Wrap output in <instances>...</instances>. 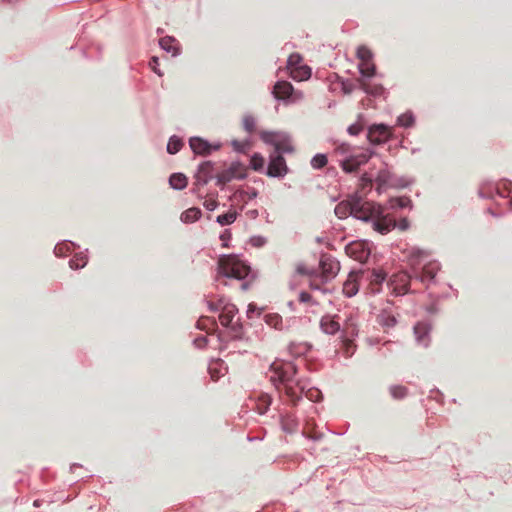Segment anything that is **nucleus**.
Here are the masks:
<instances>
[{
  "mask_svg": "<svg viewBox=\"0 0 512 512\" xmlns=\"http://www.w3.org/2000/svg\"><path fill=\"white\" fill-rule=\"evenodd\" d=\"M256 196H257V192L255 190H253L252 193H250V195H249V199H252Z\"/></svg>",
  "mask_w": 512,
  "mask_h": 512,
  "instance_id": "nucleus-56",
  "label": "nucleus"
},
{
  "mask_svg": "<svg viewBox=\"0 0 512 512\" xmlns=\"http://www.w3.org/2000/svg\"><path fill=\"white\" fill-rule=\"evenodd\" d=\"M344 90H345L346 93H349L351 91L350 88H347V89L344 88Z\"/></svg>",
  "mask_w": 512,
  "mask_h": 512,
  "instance_id": "nucleus-57",
  "label": "nucleus"
},
{
  "mask_svg": "<svg viewBox=\"0 0 512 512\" xmlns=\"http://www.w3.org/2000/svg\"><path fill=\"white\" fill-rule=\"evenodd\" d=\"M337 316L324 315L320 320V328L325 334L334 335L340 331V323L336 320Z\"/></svg>",
  "mask_w": 512,
  "mask_h": 512,
  "instance_id": "nucleus-16",
  "label": "nucleus"
},
{
  "mask_svg": "<svg viewBox=\"0 0 512 512\" xmlns=\"http://www.w3.org/2000/svg\"><path fill=\"white\" fill-rule=\"evenodd\" d=\"M302 62V57L300 54L298 53H292L289 58H288V61H287V67L288 69L291 71V69L295 68V67H299L301 66Z\"/></svg>",
  "mask_w": 512,
  "mask_h": 512,
  "instance_id": "nucleus-41",
  "label": "nucleus"
},
{
  "mask_svg": "<svg viewBox=\"0 0 512 512\" xmlns=\"http://www.w3.org/2000/svg\"><path fill=\"white\" fill-rule=\"evenodd\" d=\"M264 163H265V160H264L263 156H261L258 153H255L251 157L250 165H251L252 169H254L255 171L261 170L264 166Z\"/></svg>",
  "mask_w": 512,
  "mask_h": 512,
  "instance_id": "nucleus-39",
  "label": "nucleus"
},
{
  "mask_svg": "<svg viewBox=\"0 0 512 512\" xmlns=\"http://www.w3.org/2000/svg\"><path fill=\"white\" fill-rule=\"evenodd\" d=\"M349 150H350V145L346 144V143L340 144L335 149L336 153L341 154V155L348 153Z\"/></svg>",
  "mask_w": 512,
  "mask_h": 512,
  "instance_id": "nucleus-51",
  "label": "nucleus"
},
{
  "mask_svg": "<svg viewBox=\"0 0 512 512\" xmlns=\"http://www.w3.org/2000/svg\"><path fill=\"white\" fill-rule=\"evenodd\" d=\"M259 134H260L261 139L265 143L271 144L274 147L276 146L278 139L280 137L279 134H277L275 132H269V131H260Z\"/></svg>",
  "mask_w": 512,
  "mask_h": 512,
  "instance_id": "nucleus-31",
  "label": "nucleus"
},
{
  "mask_svg": "<svg viewBox=\"0 0 512 512\" xmlns=\"http://www.w3.org/2000/svg\"><path fill=\"white\" fill-rule=\"evenodd\" d=\"M390 178H391V174L388 170H386V169L380 170L377 175V178H376V181L378 183V188H381V187L387 185L390 181Z\"/></svg>",
  "mask_w": 512,
  "mask_h": 512,
  "instance_id": "nucleus-38",
  "label": "nucleus"
},
{
  "mask_svg": "<svg viewBox=\"0 0 512 512\" xmlns=\"http://www.w3.org/2000/svg\"><path fill=\"white\" fill-rule=\"evenodd\" d=\"M245 176H246L245 169L241 165H239V164L232 165L227 171H225L221 174V176L219 177V182L226 183V182L231 181L234 178L242 179Z\"/></svg>",
  "mask_w": 512,
  "mask_h": 512,
  "instance_id": "nucleus-17",
  "label": "nucleus"
},
{
  "mask_svg": "<svg viewBox=\"0 0 512 512\" xmlns=\"http://www.w3.org/2000/svg\"><path fill=\"white\" fill-rule=\"evenodd\" d=\"M319 268L321 270L320 276L314 275L304 265H299L297 272L299 274L311 275L310 287L312 289H320L324 283L334 279L338 275L340 263L331 255L324 254L320 258Z\"/></svg>",
  "mask_w": 512,
  "mask_h": 512,
  "instance_id": "nucleus-2",
  "label": "nucleus"
},
{
  "mask_svg": "<svg viewBox=\"0 0 512 512\" xmlns=\"http://www.w3.org/2000/svg\"><path fill=\"white\" fill-rule=\"evenodd\" d=\"M292 146L289 141L285 139H281L279 137L278 142L274 148V154H282V153H289L292 152Z\"/></svg>",
  "mask_w": 512,
  "mask_h": 512,
  "instance_id": "nucleus-30",
  "label": "nucleus"
},
{
  "mask_svg": "<svg viewBox=\"0 0 512 512\" xmlns=\"http://www.w3.org/2000/svg\"><path fill=\"white\" fill-rule=\"evenodd\" d=\"M382 213V207L372 202L363 201L361 198H354V212L353 216L363 221L374 219L377 215Z\"/></svg>",
  "mask_w": 512,
  "mask_h": 512,
  "instance_id": "nucleus-5",
  "label": "nucleus"
},
{
  "mask_svg": "<svg viewBox=\"0 0 512 512\" xmlns=\"http://www.w3.org/2000/svg\"><path fill=\"white\" fill-rule=\"evenodd\" d=\"M299 301L302 303H310L312 301V296L307 292H301L299 295Z\"/></svg>",
  "mask_w": 512,
  "mask_h": 512,
  "instance_id": "nucleus-53",
  "label": "nucleus"
},
{
  "mask_svg": "<svg viewBox=\"0 0 512 512\" xmlns=\"http://www.w3.org/2000/svg\"><path fill=\"white\" fill-rule=\"evenodd\" d=\"M272 403V397L269 394L261 393L256 400V409L259 414L267 412L269 406Z\"/></svg>",
  "mask_w": 512,
  "mask_h": 512,
  "instance_id": "nucleus-25",
  "label": "nucleus"
},
{
  "mask_svg": "<svg viewBox=\"0 0 512 512\" xmlns=\"http://www.w3.org/2000/svg\"><path fill=\"white\" fill-rule=\"evenodd\" d=\"M392 207L398 206V207H406L409 203V200L407 198H397L391 201Z\"/></svg>",
  "mask_w": 512,
  "mask_h": 512,
  "instance_id": "nucleus-50",
  "label": "nucleus"
},
{
  "mask_svg": "<svg viewBox=\"0 0 512 512\" xmlns=\"http://www.w3.org/2000/svg\"><path fill=\"white\" fill-rule=\"evenodd\" d=\"M231 144H232L234 150L237 152L246 153L250 149V143L247 140H245V141L233 140Z\"/></svg>",
  "mask_w": 512,
  "mask_h": 512,
  "instance_id": "nucleus-42",
  "label": "nucleus"
},
{
  "mask_svg": "<svg viewBox=\"0 0 512 512\" xmlns=\"http://www.w3.org/2000/svg\"><path fill=\"white\" fill-rule=\"evenodd\" d=\"M182 146H183V142L181 141V139L173 136L169 139V142L167 144V151L170 154H175L178 151H180Z\"/></svg>",
  "mask_w": 512,
  "mask_h": 512,
  "instance_id": "nucleus-33",
  "label": "nucleus"
},
{
  "mask_svg": "<svg viewBox=\"0 0 512 512\" xmlns=\"http://www.w3.org/2000/svg\"><path fill=\"white\" fill-rule=\"evenodd\" d=\"M265 323L275 329H282L283 320L277 313H269L264 316Z\"/></svg>",
  "mask_w": 512,
  "mask_h": 512,
  "instance_id": "nucleus-27",
  "label": "nucleus"
},
{
  "mask_svg": "<svg viewBox=\"0 0 512 512\" xmlns=\"http://www.w3.org/2000/svg\"><path fill=\"white\" fill-rule=\"evenodd\" d=\"M363 130V124L361 123H354L350 125L347 129L348 133L352 136L358 135Z\"/></svg>",
  "mask_w": 512,
  "mask_h": 512,
  "instance_id": "nucleus-48",
  "label": "nucleus"
},
{
  "mask_svg": "<svg viewBox=\"0 0 512 512\" xmlns=\"http://www.w3.org/2000/svg\"><path fill=\"white\" fill-rule=\"evenodd\" d=\"M396 227V221L394 218L389 215H384L383 212L373 219V228L375 231L384 235L390 232L392 229Z\"/></svg>",
  "mask_w": 512,
  "mask_h": 512,
  "instance_id": "nucleus-11",
  "label": "nucleus"
},
{
  "mask_svg": "<svg viewBox=\"0 0 512 512\" xmlns=\"http://www.w3.org/2000/svg\"><path fill=\"white\" fill-rule=\"evenodd\" d=\"M174 43L175 39L169 36L163 37L159 41V44L162 49H164L167 52H172L173 54H175Z\"/></svg>",
  "mask_w": 512,
  "mask_h": 512,
  "instance_id": "nucleus-35",
  "label": "nucleus"
},
{
  "mask_svg": "<svg viewBox=\"0 0 512 512\" xmlns=\"http://www.w3.org/2000/svg\"><path fill=\"white\" fill-rule=\"evenodd\" d=\"M311 76V68L307 65L295 67L290 71V77L297 81L307 80Z\"/></svg>",
  "mask_w": 512,
  "mask_h": 512,
  "instance_id": "nucleus-23",
  "label": "nucleus"
},
{
  "mask_svg": "<svg viewBox=\"0 0 512 512\" xmlns=\"http://www.w3.org/2000/svg\"><path fill=\"white\" fill-rule=\"evenodd\" d=\"M397 123L403 127H410L414 123V118L411 114L405 113L398 117Z\"/></svg>",
  "mask_w": 512,
  "mask_h": 512,
  "instance_id": "nucleus-44",
  "label": "nucleus"
},
{
  "mask_svg": "<svg viewBox=\"0 0 512 512\" xmlns=\"http://www.w3.org/2000/svg\"><path fill=\"white\" fill-rule=\"evenodd\" d=\"M327 164V157L324 154H317L311 160V165L315 169L323 168Z\"/></svg>",
  "mask_w": 512,
  "mask_h": 512,
  "instance_id": "nucleus-40",
  "label": "nucleus"
},
{
  "mask_svg": "<svg viewBox=\"0 0 512 512\" xmlns=\"http://www.w3.org/2000/svg\"><path fill=\"white\" fill-rule=\"evenodd\" d=\"M407 388L401 385H395L390 387V393L394 399H403L407 395Z\"/></svg>",
  "mask_w": 512,
  "mask_h": 512,
  "instance_id": "nucleus-36",
  "label": "nucleus"
},
{
  "mask_svg": "<svg viewBox=\"0 0 512 512\" xmlns=\"http://www.w3.org/2000/svg\"><path fill=\"white\" fill-rule=\"evenodd\" d=\"M208 325L211 326V329H214L216 321L209 317H201L197 322V327L200 329H208Z\"/></svg>",
  "mask_w": 512,
  "mask_h": 512,
  "instance_id": "nucleus-45",
  "label": "nucleus"
},
{
  "mask_svg": "<svg viewBox=\"0 0 512 512\" xmlns=\"http://www.w3.org/2000/svg\"><path fill=\"white\" fill-rule=\"evenodd\" d=\"M158 65H159V61H158V57L154 56L151 58L150 62H149V66L150 68L153 70V72H155L158 76H163V72L158 68Z\"/></svg>",
  "mask_w": 512,
  "mask_h": 512,
  "instance_id": "nucleus-47",
  "label": "nucleus"
},
{
  "mask_svg": "<svg viewBox=\"0 0 512 512\" xmlns=\"http://www.w3.org/2000/svg\"><path fill=\"white\" fill-rule=\"evenodd\" d=\"M212 169L213 165L210 161L203 162L198 169L196 174L197 181L202 182L203 184L208 183V181L212 178Z\"/></svg>",
  "mask_w": 512,
  "mask_h": 512,
  "instance_id": "nucleus-22",
  "label": "nucleus"
},
{
  "mask_svg": "<svg viewBox=\"0 0 512 512\" xmlns=\"http://www.w3.org/2000/svg\"><path fill=\"white\" fill-rule=\"evenodd\" d=\"M242 125L246 132L253 133L256 129V120L252 115H244L242 119Z\"/></svg>",
  "mask_w": 512,
  "mask_h": 512,
  "instance_id": "nucleus-32",
  "label": "nucleus"
},
{
  "mask_svg": "<svg viewBox=\"0 0 512 512\" xmlns=\"http://www.w3.org/2000/svg\"><path fill=\"white\" fill-rule=\"evenodd\" d=\"M386 278V274L381 270H374L371 273L370 282L372 285H380Z\"/></svg>",
  "mask_w": 512,
  "mask_h": 512,
  "instance_id": "nucleus-43",
  "label": "nucleus"
},
{
  "mask_svg": "<svg viewBox=\"0 0 512 512\" xmlns=\"http://www.w3.org/2000/svg\"><path fill=\"white\" fill-rule=\"evenodd\" d=\"M64 248H65V246H64V245H57V246L55 247V249H54L55 254H56L57 256L62 255V254L64 253Z\"/></svg>",
  "mask_w": 512,
  "mask_h": 512,
  "instance_id": "nucleus-55",
  "label": "nucleus"
},
{
  "mask_svg": "<svg viewBox=\"0 0 512 512\" xmlns=\"http://www.w3.org/2000/svg\"><path fill=\"white\" fill-rule=\"evenodd\" d=\"M303 394L313 402L319 401L321 398V392L317 388H310L307 391L304 390Z\"/></svg>",
  "mask_w": 512,
  "mask_h": 512,
  "instance_id": "nucleus-46",
  "label": "nucleus"
},
{
  "mask_svg": "<svg viewBox=\"0 0 512 512\" xmlns=\"http://www.w3.org/2000/svg\"><path fill=\"white\" fill-rule=\"evenodd\" d=\"M362 272L352 271L349 273L347 280L343 284V293L352 297L356 295L359 290L358 279L361 276Z\"/></svg>",
  "mask_w": 512,
  "mask_h": 512,
  "instance_id": "nucleus-14",
  "label": "nucleus"
},
{
  "mask_svg": "<svg viewBox=\"0 0 512 512\" xmlns=\"http://www.w3.org/2000/svg\"><path fill=\"white\" fill-rule=\"evenodd\" d=\"M273 94L280 100L292 98V101H296L303 97V94L301 92H295L292 84L287 81H278L274 85Z\"/></svg>",
  "mask_w": 512,
  "mask_h": 512,
  "instance_id": "nucleus-8",
  "label": "nucleus"
},
{
  "mask_svg": "<svg viewBox=\"0 0 512 512\" xmlns=\"http://www.w3.org/2000/svg\"><path fill=\"white\" fill-rule=\"evenodd\" d=\"M392 136L391 130L384 124H375L369 128L368 140L373 144H382L387 142Z\"/></svg>",
  "mask_w": 512,
  "mask_h": 512,
  "instance_id": "nucleus-9",
  "label": "nucleus"
},
{
  "mask_svg": "<svg viewBox=\"0 0 512 512\" xmlns=\"http://www.w3.org/2000/svg\"><path fill=\"white\" fill-rule=\"evenodd\" d=\"M219 274L223 277L242 280L250 273V267L235 256H224L218 262Z\"/></svg>",
  "mask_w": 512,
  "mask_h": 512,
  "instance_id": "nucleus-3",
  "label": "nucleus"
},
{
  "mask_svg": "<svg viewBox=\"0 0 512 512\" xmlns=\"http://www.w3.org/2000/svg\"><path fill=\"white\" fill-rule=\"evenodd\" d=\"M288 171L286 161L280 154L272 153L267 168V175L270 177H283Z\"/></svg>",
  "mask_w": 512,
  "mask_h": 512,
  "instance_id": "nucleus-10",
  "label": "nucleus"
},
{
  "mask_svg": "<svg viewBox=\"0 0 512 512\" xmlns=\"http://www.w3.org/2000/svg\"><path fill=\"white\" fill-rule=\"evenodd\" d=\"M209 372H210V374H211V378H212L213 380H217V379L219 378V374H218V372H217L216 368H213L212 366H210V367H209Z\"/></svg>",
  "mask_w": 512,
  "mask_h": 512,
  "instance_id": "nucleus-54",
  "label": "nucleus"
},
{
  "mask_svg": "<svg viewBox=\"0 0 512 512\" xmlns=\"http://www.w3.org/2000/svg\"><path fill=\"white\" fill-rule=\"evenodd\" d=\"M411 276L406 272H400L393 276L392 283L394 284V291L397 294H405L408 292Z\"/></svg>",
  "mask_w": 512,
  "mask_h": 512,
  "instance_id": "nucleus-15",
  "label": "nucleus"
},
{
  "mask_svg": "<svg viewBox=\"0 0 512 512\" xmlns=\"http://www.w3.org/2000/svg\"><path fill=\"white\" fill-rule=\"evenodd\" d=\"M88 260L87 257L84 255H77L73 259L69 261V266L72 269H79L86 266Z\"/></svg>",
  "mask_w": 512,
  "mask_h": 512,
  "instance_id": "nucleus-37",
  "label": "nucleus"
},
{
  "mask_svg": "<svg viewBox=\"0 0 512 512\" xmlns=\"http://www.w3.org/2000/svg\"><path fill=\"white\" fill-rule=\"evenodd\" d=\"M438 271L439 264L437 262H429L423 266L419 278L423 283L430 282L435 278Z\"/></svg>",
  "mask_w": 512,
  "mask_h": 512,
  "instance_id": "nucleus-20",
  "label": "nucleus"
},
{
  "mask_svg": "<svg viewBox=\"0 0 512 512\" xmlns=\"http://www.w3.org/2000/svg\"><path fill=\"white\" fill-rule=\"evenodd\" d=\"M208 305L212 312L221 310L219 321L222 326L231 327V329L235 332V335L240 333V327L237 323L233 322V319L238 311L234 304L228 303L224 297H220L217 302L212 300L208 301Z\"/></svg>",
  "mask_w": 512,
  "mask_h": 512,
  "instance_id": "nucleus-4",
  "label": "nucleus"
},
{
  "mask_svg": "<svg viewBox=\"0 0 512 512\" xmlns=\"http://www.w3.org/2000/svg\"><path fill=\"white\" fill-rule=\"evenodd\" d=\"M359 60L358 68L361 73V77H373L376 73V66L373 62V53L365 45L358 47L356 52Z\"/></svg>",
  "mask_w": 512,
  "mask_h": 512,
  "instance_id": "nucleus-6",
  "label": "nucleus"
},
{
  "mask_svg": "<svg viewBox=\"0 0 512 512\" xmlns=\"http://www.w3.org/2000/svg\"><path fill=\"white\" fill-rule=\"evenodd\" d=\"M169 183H170L172 188L181 190V189H184L187 186L188 180H187V177L184 174H182V173H174V174H172L170 176Z\"/></svg>",
  "mask_w": 512,
  "mask_h": 512,
  "instance_id": "nucleus-26",
  "label": "nucleus"
},
{
  "mask_svg": "<svg viewBox=\"0 0 512 512\" xmlns=\"http://www.w3.org/2000/svg\"><path fill=\"white\" fill-rule=\"evenodd\" d=\"M202 215V212L199 208L191 207L182 212L180 219L183 223L189 224L197 221Z\"/></svg>",
  "mask_w": 512,
  "mask_h": 512,
  "instance_id": "nucleus-24",
  "label": "nucleus"
},
{
  "mask_svg": "<svg viewBox=\"0 0 512 512\" xmlns=\"http://www.w3.org/2000/svg\"><path fill=\"white\" fill-rule=\"evenodd\" d=\"M396 227L401 231H405L409 228V221L407 218L401 219L398 223L396 222Z\"/></svg>",
  "mask_w": 512,
  "mask_h": 512,
  "instance_id": "nucleus-52",
  "label": "nucleus"
},
{
  "mask_svg": "<svg viewBox=\"0 0 512 512\" xmlns=\"http://www.w3.org/2000/svg\"><path fill=\"white\" fill-rule=\"evenodd\" d=\"M189 144L193 152L199 155H208L212 150V146L199 137H192Z\"/></svg>",
  "mask_w": 512,
  "mask_h": 512,
  "instance_id": "nucleus-18",
  "label": "nucleus"
},
{
  "mask_svg": "<svg viewBox=\"0 0 512 512\" xmlns=\"http://www.w3.org/2000/svg\"><path fill=\"white\" fill-rule=\"evenodd\" d=\"M372 153L365 151L359 154L350 155L340 161V166L346 173L356 172L360 166L366 164L371 158Z\"/></svg>",
  "mask_w": 512,
  "mask_h": 512,
  "instance_id": "nucleus-7",
  "label": "nucleus"
},
{
  "mask_svg": "<svg viewBox=\"0 0 512 512\" xmlns=\"http://www.w3.org/2000/svg\"><path fill=\"white\" fill-rule=\"evenodd\" d=\"M371 77H360L356 81L359 87L372 96H380L384 92V88L381 84L373 83L370 80Z\"/></svg>",
  "mask_w": 512,
  "mask_h": 512,
  "instance_id": "nucleus-13",
  "label": "nucleus"
},
{
  "mask_svg": "<svg viewBox=\"0 0 512 512\" xmlns=\"http://www.w3.org/2000/svg\"><path fill=\"white\" fill-rule=\"evenodd\" d=\"M379 318L381 325L387 328L394 327L397 323L396 317L386 312L382 313Z\"/></svg>",
  "mask_w": 512,
  "mask_h": 512,
  "instance_id": "nucleus-34",
  "label": "nucleus"
},
{
  "mask_svg": "<svg viewBox=\"0 0 512 512\" xmlns=\"http://www.w3.org/2000/svg\"><path fill=\"white\" fill-rule=\"evenodd\" d=\"M344 90H345L346 93H349L351 91L350 88H347V89L344 88Z\"/></svg>",
  "mask_w": 512,
  "mask_h": 512,
  "instance_id": "nucleus-58",
  "label": "nucleus"
},
{
  "mask_svg": "<svg viewBox=\"0 0 512 512\" xmlns=\"http://www.w3.org/2000/svg\"><path fill=\"white\" fill-rule=\"evenodd\" d=\"M203 206L209 210V211H213L217 208L218 206V201L215 199V198H208L206 199L204 202H203Z\"/></svg>",
  "mask_w": 512,
  "mask_h": 512,
  "instance_id": "nucleus-49",
  "label": "nucleus"
},
{
  "mask_svg": "<svg viewBox=\"0 0 512 512\" xmlns=\"http://www.w3.org/2000/svg\"><path fill=\"white\" fill-rule=\"evenodd\" d=\"M334 212L335 215L340 219H344L349 215H353L354 198H352L351 200L341 201L340 203H338L335 207Z\"/></svg>",
  "mask_w": 512,
  "mask_h": 512,
  "instance_id": "nucleus-19",
  "label": "nucleus"
},
{
  "mask_svg": "<svg viewBox=\"0 0 512 512\" xmlns=\"http://www.w3.org/2000/svg\"><path fill=\"white\" fill-rule=\"evenodd\" d=\"M345 251L348 256L359 262L366 261L369 256V251L362 242H352L348 244Z\"/></svg>",
  "mask_w": 512,
  "mask_h": 512,
  "instance_id": "nucleus-12",
  "label": "nucleus"
},
{
  "mask_svg": "<svg viewBox=\"0 0 512 512\" xmlns=\"http://www.w3.org/2000/svg\"><path fill=\"white\" fill-rule=\"evenodd\" d=\"M341 350H342L343 355L346 358H348V357H351L355 353L356 345L354 344V342L352 340L343 338Z\"/></svg>",
  "mask_w": 512,
  "mask_h": 512,
  "instance_id": "nucleus-29",
  "label": "nucleus"
},
{
  "mask_svg": "<svg viewBox=\"0 0 512 512\" xmlns=\"http://www.w3.org/2000/svg\"><path fill=\"white\" fill-rule=\"evenodd\" d=\"M270 371L271 382L280 390L277 386V382H279L283 386L285 395L295 405L305 389L301 382L294 383L293 381L296 374L295 366L291 362L275 361L271 364Z\"/></svg>",
  "mask_w": 512,
  "mask_h": 512,
  "instance_id": "nucleus-1",
  "label": "nucleus"
},
{
  "mask_svg": "<svg viewBox=\"0 0 512 512\" xmlns=\"http://www.w3.org/2000/svg\"><path fill=\"white\" fill-rule=\"evenodd\" d=\"M430 327L426 323L419 322L414 326V334L419 344L427 346L429 343L428 334Z\"/></svg>",
  "mask_w": 512,
  "mask_h": 512,
  "instance_id": "nucleus-21",
  "label": "nucleus"
},
{
  "mask_svg": "<svg viewBox=\"0 0 512 512\" xmlns=\"http://www.w3.org/2000/svg\"><path fill=\"white\" fill-rule=\"evenodd\" d=\"M236 218L237 212L235 210H230L225 214L219 215L216 220L220 225L225 226L234 223Z\"/></svg>",
  "mask_w": 512,
  "mask_h": 512,
  "instance_id": "nucleus-28",
  "label": "nucleus"
}]
</instances>
